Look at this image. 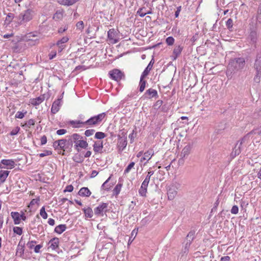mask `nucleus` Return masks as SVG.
<instances>
[{
	"instance_id": "f257e3e1",
	"label": "nucleus",
	"mask_w": 261,
	"mask_h": 261,
	"mask_svg": "<svg viewBox=\"0 0 261 261\" xmlns=\"http://www.w3.org/2000/svg\"><path fill=\"white\" fill-rule=\"evenodd\" d=\"M245 65V59L243 57L231 59L228 64L226 73L228 74L229 72H230L231 73L241 70L244 68Z\"/></svg>"
},
{
	"instance_id": "f03ea898",
	"label": "nucleus",
	"mask_w": 261,
	"mask_h": 261,
	"mask_svg": "<svg viewBox=\"0 0 261 261\" xmlns=\"http://www.w3.org/2000/svg\"><path fill=\"white\" fill-rule=\"evenodd\" d=\"M36 15V12L33 8H27L22 11L17 16L18 23L20 25L25 24L32 20Z\"/></svg>"
},
{
	"instance_id": "7ed1b4c3",
	"label": "nucleus",
	"mask_w": 261,
	"mask_h": 261,
	"mask_svg": "<svg viewBox=\"0 0 261 261\" xmlns=\"http://www.w3.org/2000/svg\"><path fill=\"white\" fill-rule=\"evenodd\" d=\"M106 116V113H102L97 115L91 117L86 121H85L86 127L97 126L99 125Z\"/></svg>"
},
{
	"instance_id": "20e7f679",
	"label": "nucleus",
	"mask_w": 261,
	"mask_h": 261,
	"mask_svg": "<svg viewBox=\"0 0 261 261\" xmlns=\"http://www.w3.org/2000/svg\"><path fill=\"white\" fill-rule=\"evenodd\" d=\"M72 139L74 142L75 148L81 147L82 148H86L88 144L86 141L83 140V137L78 134H73L72 135Z\"/></svg>"
},
{
	"instance_id": "39448f33",
	"label": "nucleus",
	"mask_w": 261,
	"mask_h": 261,
	"mask_svg": "<svg viewBox=\"0 0 261 261\" xmlns=\"http://www.w3.org/2000/svg\"><path fill=\"white\" fill-rule=\"evenodd\" d=\"M110 77L116 81H120L121 79H124L125 75L123 72L117 69L111 70L109 73Z\"/></svg>"
},
{
	"instance_id": "423d86ee",
	"label": "nucleus",
	"mask_w": 261,
	"mask_h": 261,
	"mask_svg": "<svg viewBox=\"0 0 261 261\" xmlns=\"http://www.w3.org/2000/svg\"><path fill=\"white\" fill-rule=\"evenodd\" d=\"M108 203L102 202L94 210V213L97 216H103L104 213H107L108 210Z\"/></svg>"
},
{
	"instance_id": "0eeeda50",
	"label": "nucleus",
	"mask_w": 261,
	"mask_h": 261,
	"mask_svg": "<svg viewBox=\"0 0 261 261\" xmlns=\"http://www.w3.org/2000/svg\"><path fill=\"white\" fill-rule=\"evenodd\" d=\"M53 146L55 149L60 148L63 150V152L65 151H69L68 148H67L66 139H60L55 141L53 143Z\"/></svg>"
},
{
	"instance_id": "6e6552de",
	"label": "nucleus",
	"mask_w": 261,
	"mask_h": 261,
	"mask_svg": "<svg viewBox=\"0 0 261 261\" xmlns=\"http://www.w3.org/2000/svg\"><path fill=\"white\" fill-rule=\"evenodd\" d=\"M248 39L250 40V43L253 45L254 48L257 47V41L258 39V35L256 29L251 30Z\"/></svg>"
},
{
	"instance_id": "1a4fd4ad",
	"label": "nucleus",
	"mask_w": 261,
	"mask_h": 261,
	"mask_svg": "<svg viewBox=\"0 0 261 261\" xmlns=\"http://www.w3.org/2000/svg\"><path fill=\"white\" fill-rule=\"evenodd\" d=\"M2 165L7 166V169H11L15 167L16 164L15 161L13 160L3 159L1 160V162L0 163V168H5L6 167L3 166Z\"/></svg>"
},
{
	"instance_id": "9d476101",
	"label": "nucleus",
	"mask_w": 261,
	"mask_h": 261,
	"mask_svg": "<svg viewBox=\"0 0 261 261\" xmlns=\"http://www.w3.org/2000/svg\"><path fill=\"white\" fill-rule=\"evenodd\" d=\"M117 35L114 29H110L108 32V38L111 41L112 43L115 44L119 41V38L116 37Z\"/></svg>"
},
{
	"instance_id": "9b49d317",
	"label": "nucleus",
	"mask_w": 261,
	"mask_h": 261,
	"mask_svg": "<svg viewBox=\"0 0 261 261\" xmlns=\"http://www.w3.org/2000/svg\"><path fill=\"white\" fill-rule=\"evenodd\" d=\"M61 100L62 98H59L53 102L51 108V112L53 114H55L59 111L61 106Z\"/></svg>"
},
{
	"instance_id": "f8f14e48",
	"label": "nucleus",
	"mask_w": 261,
	"mask_h": 261,
	"mask_svg": "<svg viewBox=\"0 0 261 261\" xmlns=\"http://www.w3.org/2000/svg\"><path fill=\"white\" fill-rule=\"evenodd\" d=\"M143 96L145 98L150 99L158 96V92L156 90L150 88L146 91Z\"/></svg>"
},
{
	"instance_id": "ddd939ff",
	"label": "nucleus",
	"mask_w": 261,
	"mask_h": 261,
	"mask_svg": "<svg viewBox=\"0 0 261 261\" xmlns=\"http://www.w3.org/2000/svg\"><path fill=\"white\" fill-rule=\"evenodd\" d=\"M127 138L124 135V137H119L118 139V147L120 150L123 151L127 145Z\"/></svg>"
},
{
	"instance_id": "4468645a",
	"label": "nucleus",
	"mask_w": 261,
	"mask_h": 261,
	"mask_svg": "<svg viewBox=\"0 0 261 261\" xmlns=\"http://www.w3.org/2000/svg\"><path fill=\"white\" fill-rule=\"evenodd\" d=\"M193 145L190 144H187L182 149L180 156L184 158L187 157L190 153Z\"/></svg>"
},
{
	"instance_id": "2eb2a0df",
	"label": "nucleus",
	"mask_w": 261,
	"mask_h": 261,
	"mask_svg": "<svg viewBox=\"0 0 261 261\" xmlns=\"http://www.w3.org/2000/svg\"><path fill=\"white\" fill-rule=\"evenodd\" d=\"M69 40V38L67 36H64L61 39L59 40L56 44L59 48V51L61 52L65 47L66 45L64 44Z\"/></svg>"
},
{
	"instance_id": "dca6fc26",
	"label": "nucleus",
	"mask_w": 261,
	"mask_h": 261,
	"mask_svg": "<svg viewBox=\"0 0 261 261\" xmlns=\"http://www.w3.org/2000/svg\"><path fill=\"white\" fill-rule=\"evenodd\" d=\"M242 145V143H239V141H238L237 143L233 148V150L231 153V156L232 158L236 157L237 155H238L241 153Z\"/></svg>"
},
{
	"instance_id": "f3484780",
	"label": "nucleus",
	"mask_w": 261,
	"mask_h": 261,
	"mask_svg": "<svg viewBox=\"0 0 261 261\" xmlns=\"http://www.w3.org/2000/svg\"><path fill=\"white\" fill-rule=\"evenodd\" d=\"M48 244L49 245V247L53 250H56L57 249H58L59 244V238L56 237L53 238L49 241Z\"/></svg>"
},
{
	"instance_id": "a211bd4d",
	"label": "nucleus",
	"mask_w": 261,
	"mask_h": 261,
	"mask_svg": "<svg viewBox=\"0 0 261 261\" xmlns=\"http://www.w3.org/2000/svg\"><path fill=\"white\" fill-rule=\"evenodd\" d=\"M93 150L96 153H101L103 149V143L102 141H98L95 142L93 145Z\"/></svg>"
},
{
	"instance_id": "6ab92c4d",
	"label": "nucleus",
	"mask_w": 261,
	"mask_h": 261,
	"mask_svg": "<svg viewBox=\"0 0 261 261\" xmlns=\"http://www.w3.org/2000/svg\"><path fill=\"white\" fill-rule=\"evenodd\" d=\"M148 184L149 182L144 180L142 183L141 186L139 190V193L141 196L143 197L146 196Z\"/></svg>"
},
{
	"instance_id": "aec40b11",
	"label": "nucleus",
	"mask_w": 261,
	"mask_h": 261,
	"mask_svg": "<svg viewBox=\"0 0 261 261\" xmlns=\"http://www.w3.org/2000/svg\"><path fill=\"white\" fill-rule=\"evenodd\" d=\"M70 124L74 128L86 127L85 121L81 120H72L70 121Z\"/></svg>"
},
{
	"instance_id": "412c9836",
	"label": "nucleus",
	"mask_w": 261,
	"mask_h": 261,
	"mask_svg": "<svg viewBox=\"0 0 261 261\" xmlns=\"http://www.w3.org/2000/svg\"><path fill=\"white\" fill-rule=\"evenodd\" d=\"M153 153V151L152 149L147 150L144 153V156L141 159V162H143L145 160L148 162L151 158Z\"/></svg>"
},
{
	"instance_id": "4be33fe9",
	"label": "nucleus",
	"mask_w": 261,
	"mask_h": 261,
	"mask_svg": "<svg viewBox=\"0 0 261 261\" xmlns=\"http://www.w3.org/2000/svg\"><path fill=\"white\" fill-rule=\"evenodd\" d=\"M154 60L153 59H152L150 61L149 63L147 65V66L146 67V68L144 69L143 72H142L141 75H143L144 76H146L149 74L150 71L151 70L153 65L154 64Z\"/></svg>"
},
{
	"instance_id": "5701e85b",
	"label": "nucleus",
	"mask_w": 261,
	"mask_h": 261,
	"mask_svg": "<svg viewBox=\"0 0 261 261\" xmlns=\"http://www.w3.org/2000/svg\"><path fill=\"white\" fill-rule=\"evenodd\" d=\"M91 194V192L88 188H82L79 191V195L83 197H89Z\"/></svg>"
},
{
	"instance_id": "b1692460",
	"label": "nucleus",
	"mask_w": 261,
	"mask_h": 261,
	"mask_svg": "<svg viewBox=\"0 0 261 261\" xmlns=\"http://www.w3.org/2000/svg\"><path fill=\"white\" fill-rule=\"evenodd\" d=\"M24 251V244H21V242L20 241L16 249V255H18L20 257L23 255Z\"/></svg>"
},
{
	"instance_id": "393cba45",
	"label": "nucleus",
	"mask_w": 261,
	"mask_h": 261,
	"mask_svg": "<svg viewBox=\"0 0 261 261\" xmlns=\"http://www.w3.org/2000/svg\"><path fill=\"white\" fill-rule=\"evenodd\" d=\"M11 216L12 217L14 223L15 225H18L20 223V214L18 212H12L11 213Z\"/></svg>"
},
{
	"instance_id": "a878e982",
	"label": "nucleus",
	"mask_w": 261,
	"mask_h": 261,
	"mask_svg": "<svg viewBox=\"0 0 261 261\" xmlns=\"http://www.w3.org/2000/svg\"><path fill=\"white\" fill-rule=\"evenodd\" d=\"M44 100V95H41L35 98L31 99V103L34 106H38Z\"/></svg>"
},
{
	"instance_id": "bb28decb",
	"label": "nucleus",
	"mask_w": 261,
	"mask_h": 261,
	"mask_svg": "<svg viewBox=\"0 0 261 261\" xmlns=\"http://www.w3.org/2000/svg\"><path fill=\"white\" fill-rule=\"evenodd\" d=\"M10 171L7 170L0 171V183L2 184L5 182L7 177L9 175Z\"/></svg>"
},
{
	"instance_id": "cd10ccee",
	"label": "nucleus",
	"mask_w": 261,
	"mask_h": 261,
	"mask_svg": "<svg viewBox=\"0 0 261 261\" xmlns=\"http://www.w3.org/2000/svg\"><path fill=\"white\" fill-rule=\"evenodd\" d=\"M145 77V76L141 75L139 82V91L141 92H142L144 90L147 83V82L144 80Z\"/></svg>"
},
{
	"instance_id": "c85d7f7f",
	"label": "nucleus",
	"mask_w": 261,
	"mask_h": 261,
	"mask_svg": "<svg viewBox=\"0 0 261 261\" xmlns=\"http://www.w3.org/2000/svg\"><path fill=\"white\" fill-rule=\"evenodd\" d=\"M67 227L65 224H60L57 226L55 228V232L61 234L66 229Z\"/></svg>"
},
{
	"instance_id": "c756f323",
	"label": "nucleus",
	"mask_w": 261,
	"mask_h": 261,
	"mask_svg": "<svg viewBox=\"0 0 261 261\" xmlns=\"http://www.w3.org/2000/svg\"><path fill=\"white\" fill-rule=\"evenodd\" d=\"M183 49V47L178 45L176 46L173 50V54L174 55V59H176L181 54Z\"/></svg>"
},
{
	"instance_id": "7c9ffc66",
	"label": "nucleus",
	"mask_w": 261,
	"mask_h": 261,
	"mask_svg": "<svg viewBox=\"0 0 261 261\" xmlns=\"http://www.w3.org/2000/svg\"><path fill=\"white\" fill-rule=\"evenodd\" d=\"M83 211L84 212L85 217L91 218L93 216V212L92 208L90 207L83 208Z\"/></svg>"
},
{
	"instance_id": "2f4dec72",
	"label": "nucleus",
	"mask_w": 261,
	"mask_h": 261,
	"mask_svg": "<svg viewBox=\"0 0 261 261\" xmlns=\"http://www.w3.org/2000/svg\"><path fill=\"white\" fill-rule=\"evenodd\" d=\"M167 194L168 199L172 200L177 194V191L174 188H170L168 191Z\"/></svg>"
},
{
	"instance_id": "473e14b6",
	"label": "nucleus",
	"mask_w": 261,
	"mask_h": 261,
	"mask_svg": "<svg viewBox=\"0 0 261 261\" xmlns=\"http://www.w3.org/2000/svg\"><path fill=\"white\" fill-rule=\"evenodd\" d=\"M80 0H62L61 1V4L64 5V6H71L77 2L79 1Z\"/></svg>"
},
{
	"instance_id": "72a5a7b5",
	"label": "nucleus",
	"mask_w": 261,
	"mask_h": 261,
	"mask_svg": "<svg viewBox=\"0 0 261 261\" xmlns=\"http://www.w3.org/2000/svg\"><path fill=\"white\" fill-rule=\"evenodd\" d=\"M74 143L72 139V135L69 136L68 139H66L67 148H68V151H70Z\"/></svg>"
},
{
	"instance_id": "f704fd0d",
	"label": "nucleus",
	"mask_w": 261,
	"mask_h": 261,
	"mask_svg": "<svg viewBox=\"0 0 261 261\" xmlns=\"http://www.w3.org/2000/svg\"><path fill=\"white\" fill-rule=\"evenodd\" d=\"M35 120L33 119H31L27 121L24 124L21 125V126L23 127L30 128L31 126H33L35 124Z\"/></svg>"
},
{
	"instance_id": "c9c22d12",
	"label": "nucleus",
	"mask_w": 261,
	"mask_h": 261,
	"mask_svg": "<svg viewBox=\"0 0 261 261\" xmlns=\"http://www.w3.org/2000/svg\"><path fill=\"white\" fill-rule=\"evenodd\" d=\"M194 234H195V231H191L188 233V234L187 236V240L189 241V242H188L187 244L188 243H189L190 245L192 241H193V240L194 238Z\"/></svg>"
},
{
	"instance_id": "e433bc0d",
	"label": "nucleus",
	"mask_w": 261,
	"mask_h": 261,
	"mask_svg": "<svg viewBox=\"0 0 261 261\" xmlns=\"http://www.w3.org/2000/svg\"><path fill=\"white\" fill-rule=\"evenodd\" d=\"M233 20L231 18H229L226 22V26L230 31H233Z\"/></svg>"
},
{
	"instance_id": "4c0bfd02",
	"label": "nucleus",
	"mask_w": 261,
	"mask_h": 261,
	"mask_svg": "<svg viewBox=\"0 0 261 261\" xmlns=\"http://www.w3.org/2000/svg\"><path fill=\"white\" fill-rule=\"evenodd\" d=\"M153 174H154V171L151 170V168H149V169L148 170V171L147 172V174L144 180L146 181L147 182H149L150 177Z\"/></svg>"
},
{
	"instance_id": "58836bf2",
	"label": "nucleus",
	"mask_w": 261,
	"mask_h": 261,
	"mask_svg": "<svg viewBox=\"0 0 261 261\" xmlns=\"http://www.w3.org/2000/svg\"><path fill=\"white\" fill-rule=\"evenodd\" d=\"M254 68L255 71L261 70V61L255 59L254 64Z\"/></svg>"
},
{
	"instance_id": "ea45409f",
	"label": "nucleus",
	"mask_w": 261,
	"mask_h": 261,
	"mask_svg": "<svg viewBox=\"0 0 261 261\" xmlns=\"http://www.w3.org/2000/svg\"><path fill=\"white\" fill-rule=\"evenodd\" d=\"M106 137V135L104 133L101 132H96L95 134V138L97 139H102Z\"/></svg>"
},
{
	"instance_id": "a19ab883",
	"label": "nucleus",
	"mask_w": 261,
	"mask_h": 261,
	"mask_svg": "<svg viewBox=\"0 0 261 261\" xmlns=\"http://www.w3.org/2000/svg\"><path fill=\"white\" fill-rule=\"evenodd\" d=\"M261 77V70L256 71V74L254 77V81L256 83H259Z\"/></svg>"
},
{
	"instance_id": "79ce46f5",
	"label": "nucleus",
	"mask_w": 261,
	"mask_h": 261,
	"mask_svg": "<svg viewBox=\"0 0 261 261\" xmlns=\"http://www.w3.org/2000/svg\"><path fill=\"white\" fill-rule=\"evenodd\" d=\"M40 215L44 219H46L47 218L48 215L45 212L44 206L42 207L40 209Z\"/></svg>"
},
{
	"instance_id": "37998d69",
	"label": "nucleus",
	"mask_w": 261,
	"mask_h": 261,
	"mask_svg": "<svg viewBox=\"0 0 261 261\" xmlns=\"http://www.w3.org/2000/svg\"><path fill=\"white\" fill-rule=\"evenodd\" d=\"M135 162H132L129 164V165L126 167L125 169L124 170V173H128L130 172V170L134 167L135 166Z\"/></svg>"
},
{
	"instance_id": "c03bdc74",
	"label": "nucleus",
	"mask_w": 261,
	"mask_h": 261,
	"mask_svg": "<svg viewBox=\"0 0 261 261\" xmlns=\"http://www.w3.org/2000/svg\"><path fill=\"white\" fill-rule=\"evenodd\" d=\"M110 179V177H109L106 180V181L102 185V186H101L102 189L105 190H109L110 189L111 186L107 185V183L108 182V181H109Z\"/></svg>"
},
{
	"instance_id": "a18cd8bd",
	"label": "nucleus",
	"mask_w": 261,
	"mask_h": 261,
	"mask_svg": "<svg viewBox=\"0 0 261 261\" xmlns=\"http://www.w3.org/2000/svg\"><path fill=\"white\" fill-rule=\"evenodd\" d=\"M13 229L14 232L17 234L21 235L22 233V228L20 227H14Z\"/></svg>"
},
{
	"instance_id": "49530a36",
	"label": "nucleus",
	"mask_w": 261,
	"mask_h": 261,
	"mask_svg": "<svg viewBox=\"0 0 261 261\" xmlns=\"http://www.w3.org/2000/svg\"><path fill=\"white\" fill-rule=\"evenodd\" d=\"M137 136V133L135 132V130H133L132 133L128 136V138L130 139V143H133L135 138Z\"/></svg>"
},
{
	"instance_id": "de8ad7c7",
	"label": "nucleus",
	"mask_w": 261,
	"mask_h": 261,
	"mask_svg": "<svg viewBox=\"0 0 261 261\" xmlns=\"http://www.w3.org/2000/svg\"><path fill=\"white\" fill-rule=\"evenodd\" d=\"M14 18V14L11 13H9L6 17V21L8 23H10L12 22L13 19Z\"/></svg>"
},
{
	"instance_id": "09e8293b",
	"label": "nucleus",
	"mask_w": 261,
	"mask_h": 261,
	"mask_svg": "<svg viewBox=\"0 0 261 261\" xmlns=\"http://www.w3.org/2000/svg\"><path fill=\"white\" fill-rule=\"evenodd\" d=\"M122 184H118L114 189V192L115 193L116 195L118 194L121 190V187H122Z\"/></svg>"
},
{
	"instance_id": "8fccbe9b",
	"label": "nucleus",
	"mask_w": 261,
	"mask_h": 261,
	"mask_svg": "<svg viewBox=\"0 0 261 261\" xmlns=\"http://www.w3.org/2000/svg\"><path fill=\"white\" fill-rule=\"evenodd\" d=\"M166 42L168 45H172L174 42V39L172 37H168L166 39Z\"/></svg>"
},
{
	"instance_id": "3c124183",
	"label": "nucleus",
	"mask_w": 261,
	"mask_h": 261,
	"mask_svg": "<svg viewBox=\"0 0 261 261\" xmlns=\"http://www.w3.org/2000/svg\"><path fill=\"white\" fill-rule=\"evenodd\" d=\"M26 113H27V111H25L24 113H23L20 111H18L16 113L15 117L16 118L22 119L24 117V115Z\"/></svg>"
},
{
	"instance_id": "603ef678",
	"label": "nucleus",
	"mask_w": 261,
	"mask_h": 261,
	"mask_svg": "<svg viewBox=\"0 0 261 261\" xmlns=\"http://www.w3.org/2000/svg\"><path fill=\"white\" fill-rule=\"evenodd\" d=\"M52 151L50 150H45L44 151L43 153H41L39 154V156L41 158L47 156V155H50L52 154Z\"/></svg>"
},
{
	"instance_id": "864d4df0",
	"label": "nucleus",
	"mask_w": 261,
	"mask_h": 261,
	"mask_svg": "<svg viewBox=\"0 0 261 261\" xmlns=\"http://www.w3.org/2000/svg\"><path fill=\"white\" fill-rule=\"evenodd\" d=\"M163 104V101L162 100H158L156 101V102L154 104V108L155 109H159Z\"/></svg>"
},
{
	"instance_id": "5fc2aeb1",
	"label": "nucleus",
	"mask_w": 261,
	"mask_h": 261,
	"mask_svg": "<svg viewBox=\"0 0 261 261\" xmlns=\"http://www.w3.org/2000/svg\"><path fill=\"white\" fill-rule=\"evenodd\" d=\"M145 9L144 7L140 8L137 12V14L140 17H143L146 15L145 12H143V10Z\"/></svg>"
},
{
	"instance_id": "6e6d98bb",
	"label": "nucleus",
	"mask_w": 261,
	"mask_h": 261,
	"mask_svg": "<svg viewBox=\"0 0 261 261\" xmlns=\"http://www.w3.org/2000/svg\"><path fill=\"white\" fill-rule=\"evenodd\" d=\"M95 130L93 129H87L85 132V135L86 137H89L93 135Z\"/></svg>"
},
{
	"instance_id": "4d7b16f0",
	"label": "nucleus",
	"mask_w": 261,
	"mask_h": 261,
	"mask_svg": "<svg viewBox=\"0 0 261 261\" xmlns=\"http://www.w3.org/2000/svg\"><path fill=\"white\" fill-rule=\"evenodd\" d=\"M20 130V128L18 126L16 127L10 133V135L14 136L17 135Z\"/></svg>"
},
{
	"instance_id": "13d9d810",
	"label": "nucleus",
	"mask_w": 261,
	"mask_h": 261,
	"mask_svg": "<svg viewBox=\"0 0 261 261\" xmlns=\"http://www.w3.org/2000/svg\"><path fill=\"white\" fill-rule=\"evenodd\" d=\"M36 241H29L27 244V246L30 249H32L35 246V244H36Z\"/></svg>"
},
{
	"instance_id": "bf43d9fd",
	"label": "nucleus",
	"mask_w": 261,
	"mask_h": 261,
	"mask_svg": "<svg viewBox=\"0 0 261 261\" xmlns=\"http://www.w3.org/2000/svg\"><path fill=\"white\" fill-rule=\"evenodd\" d=\"M231 214H237L239 212V208L237 205H233L230 211Z\"/></svg>"
},
{
	"instance_id": "052dcab7",
	"label": "nucleus",
	"mask_w": 261,
	"mask_h": 261,
	"mask_svg": "<svg viewBox=\"0 0 261 261\" xmlns=\"http://www.w3.org/2000/svg\"><path fill=\"white\" fill-rule=\"evenodd\" d=\"M76 26L77 29H79L80 30H82L84 29V25L83 21H79L76 24Z\"/></svg>"
},
{
	"instance_id": "680f3d73",
	"label": "nucleus",
	"mask_w": 261,
	"mask_h": 261,
	"mask_svg": "<svg viewBox=\"0 0 261 261\" xmlns=\"http://www.w3.org/2000/svg\"><path fill=\"white\" fill-rule=\"evenodd\" d=\"M250 136H249V134H247V135H246L242 139V140L240 141H239V143H242V144L244 143L245 141H248L249 140V138H250Z\"/></svg>"
},
{
	"instance_id": "e2e57ef3",
	"label": "nucleus",
	"mask_w": 261,
	"mask_h": 261,
	"mask_svg": "<svg viewBox=\"0 0 261 261\" xmlns=\"http://www.w3.org/2000/svg\"><path fill=\"white\" fill-rule=\"evenodd\" d=\"M40 201V198L39 197H38L37 198H36V199H33L30 203V205H31V206H33L34 205H35V204H37L38 203V202Z\"/></svg>"
},
{
	"instance_id": "0e129e2a",
	"label": "nucleus",
	"mask_w": 261,
	"mask_h": 261,
	"mask_svg": "<svg viewBox=\"0 0 261 261\" xmlns=\"http://www.w3.org/2000/svg\"><path fill=\"white\" fill-rule=\"evenodd\" d=\"M219 204V199H218L215 202L214 207L211 210V213H212L214 211H215L217 210Z\"/></svg>"
},
{
	"instance_id": "69168bd1",
	"label": "nucleus",
	"mask_w": 261,
	"mask_h": 261,
	"mask_svg": "<svg viewBox=\"0 0 261 261\" xmlns=\"http://www.w3.org/2000/svg\"><path fill=\"white\" fill-rule=\"evenodd\" d=\"M41 145H45L47 143V137L46 136L43 135L41 137Z\"/></svg>"
},
{
	"instance_id": "338daca9",
	"label": "nucleus",
	"mask_w": 261,
	"mask_h": 261,
	"mask_svg": "<svg viewBox=\"0 0 261 261\" xmlns=\"http://www.w3.org/2000/svg\"><path fill=\"white\" fill-rule=\"evenodd\" d=\"M67 133V130L65 129H60L57 131L56 133L58 135H63Z\"/></svg>"
},
{
	"instance_id": "774afa93",
	"label": "nucleus",
	"mask_w": 261,
	"mask_h": 261,
	"mask_svg": "<svg viewBox=\"0 0 261 261\" xmlns=\"http://www.w3.org/2000/svg\"><path fill=\"white\" fill-rule=\"evenodd\" d=\"M73 190V187L72 185L67 186L65 189L64 190V192H71Z\"/></svg>"
}]
</instances>
